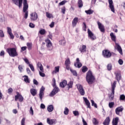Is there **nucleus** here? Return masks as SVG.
Returning a JSON list of instances; mask_svg holds the SVG:
<instances>
[{
    "instance_id": "f257e3e1",
    "label": "nucleus",
    "mask_w": 125,
    "mask_h": 125,
    "mask_svg": "<svg viewBox=\"0 0 125 125\" xmlns=\"http://www.w3.org/2000/svg\"><path fill=\"white\" fill-rule=\"evenodd\" d=\"M86 82L89 84H92L94 82V80H95L94 76H93V74H92V72H91L90 70H88V71L87 72L86 75Z\"/></svg>"
},
{
    "instance_id": "f03ea898",
    "label": "nucleus",
    "mask_w": 125,
    "mask_h": 125,
    "mask_svg": "<svg viewBox=\"0 0 125 125\" xmlns=\"http://www.w3.org/2000/svg\"><path fill=\"white\" fill-rule=\"evenodd\" d=\"M6 51L11 57H16V56H18V53H17V51L15 48H7Z\"/></svg>"
},
{
    "instance_id": "7ed1b4c3",
    "label": "nucleus",
    "mask_w": 125,
    "mask_h": 125,
    "mask_svg": "<svg viewBox=\"0 0 125 125\" xmlns=\"http://www.w3.org/2000/svg\"><path fill=\"white\" fill-rule=\"evenodd\" d=\"M116 84H117V81H114L113 84H111V93L109 96V99L110 101H113V100H114V95L115 94Z\"/></svg>"
},
{
    "instance_id": "20e7f679",
    "label": "nucleus",
    "mask_w": 125,
    "mask_h": 125,
    "mask_svg": "<svg viewBox=\"0 0 125 125\" xmlns=\"http://www.w3.org/2000/svg\"><path fill=\"white\" fill-rule=\"evenodd\" d=\"M23 12L25 13L24 18L27 19L28 18V8H29V5L27 3V0H23Z\"/></svg>"
},
{
    "instance_id": "39448f33",
    "label": "nucleus",
    "mask_w": 125,
    "mask_h": 125,
    "mask_svg": "<svg viewBox=\"0 0 125 125\" xmlns=\"http://www.w3.org/2000/svg\"><path fill=\"white\" fill-rule=\"evenodd\" d=\"M45 42L46 43V47L48 50L51 51L53 49V46H52V43L51 41L48 39L45 40Z\"/></svg>"
},
{
    "instance_id": "423d86ee",
    "label": "nucleus",
    "mask_w": 125,
    "mask_h": 125,
    "mask_svg": "<svg viewBox=\"0 0 125 125\" xmlns=\"http://www.w3.org/2000/svg\"><path fill=\"white\" fill-rule=\"evenodd\" d=\"M103 55L104 58H110L112 56V54L108 50H105L103 51Z\"/></svg>"
},
{
    "instance_id": "0eeeda50",
    "label": "nucleus",
    "mask_w": 125,
    "mask_h": 125,
    "mask_svg": "<svg viewBox=\"0 0 125 125\" xmlns=\"http://www.w3.org/2000/svg\"><path fill=\"white\" fill-rule=\"evenodd\" d=\"M123 111H124V107L123 106H119L115 109V113L118 116H121L120 113H123Z\"/></svg>"
},
{
    "instance_id": "6e6552de",
    "label": "nucleus",
    "mask_w": 125,
    "mask_h": 125,
    "mask_svg": "<svg viewBox=\"0 0 125 125\" xmlns=\"http://www.w3.org/2000/svg\"><path fill=\"white\" fill-rule=\"evenodd\" d=\"M77 88L81 94V95L83 96L84 95V89H83V87L81 84L77 85Z\"/></svg>"
},
{
    "instance_id": "1a4fd4ad",
    "label": "nucleus",
    "mask_w": 125,
    "mask_h": 125,
    "mask_svg": "<svg viewBox=\"0 0 125 125\" xmlns=\"http://www.w3.org/2000/svg\"><path fill=\"white\" fill-rule=\"evenodd\" d=\"M59 91V88H58V87L57 86H56L54 87L53 90L52 91L51 93H50L49 95L50 96H51V97H52L54 96V95H55V94H56V93H57Z\"/></svg>"
},
{
    "instance_id": "9d476101",
    "label": "nucleus",
    "mask_w": 125,
    "mask_h": 125,
    "mask_svg": "<svg viewBox=\"0 0 125 125\" xmlns=\"http://www.w3.org/2000/svg\"><path fill=\"white\" fill-rule=\"evenodd\" d=\"M18 99L20 102H22L23 100H24V98L21 95V94H19V93H17V95L15 97V101H17Z\"/></svg>"
},
{
    "instance_id": "9b49d317",
    "label": "nucleus",
    "mask_w": 125,
    "mask_h": 125,
    "mask_svg": "<svg viewBox=\"0 0 125 125\" xmlns=\"http://www.w3.org/2000/svg\"><path fill=\"white\" fill-rule=\"evenodd\" d=\"M45 89V88H44V87H43V86H42V87L40 89L39 92V97L41 101L42 100V97H43V95H44L43 91H44Z\"/></svg>"
},
{
    "instance_id": "f8f14e48",
    "label": "nucleus",
    "mask_w": 125,
    "mask_h": 125,
    "mask_svg": "<svg viewBox=\"0 0 125 125\" xmlns=\"http://www.w3.org/2000/svg\"><path fill=\"white\" fill-rule=\"evenodd\" d=\"M30 19L32 21H36L38 19V14L36 12L32 13L30 14Z\"/></svg>"
},
{
    "instance_id": "ddd939ff",
    "label": "nucleus",
    "mask_w": 125,
    "mask_h": 125,
    "mask_svg": "<svg viewBox=\"0 0 125 125\" xmlns=\"http://www.w3.org/2000/svg\"><path fill=\"white\" fill-rule=\"evenodd\" d=\"M14 3L16 4V5H17L19 6V7L20 8L21 6H22V3H23V0H12Z\"/></svg>"
},
{
    "instance_id": "4468645a",
    "label": "nucleus",
    "mask_w": 125,
    "mask_h": 125,
    "mask_svg": "<svg viewBox=\"0 0 125 125\" xmlns=\"http://www.w3.org/2000/svg\"><path fill=\"white\" fill-rule=\"evenodd\" d=\"M64 64L65 65L66 70H70V65H71V61H70V59H66L65 61Z\"/></svg>"
},
{
    "instance_id": "2eb2a0df",
    "label": "nucleus",
    "mask_w": 125,
    "mask_h": 125,
    "mask_svg": "<svg viewBox=\"0 0 125 125\" xmlns=\"http://www.w3.org/2000/svg\"><path fill=\"white\" fill-rule=\"evenodd\" d=\"M108 3L109 4V8L112 12L115 13V7L113 4V0H108Z\"/></svg>"
},
{
    "instance_id": "dca6fc26",
    "label": "nucleus",
    "mask_w": 125,
    "mask_h": 125,
    "mask_svg": "<svg viewBox=\"0 0 125 125\" xmlns=\"http://www.w3.org/2000/svg\"><path fill=\"white\" fill-rule=\"evenodd\" d=\"M115 48L118 50L119 53L123 55V50L122 49V47L120 46V44L118 43H115Z\"/></svg>"
},
{
    "instance_id": "f3484780",
    "label": "nucleus",
    "mask_w": 125,
    "mask_h": 125,
    "mask_svg": "<svg viewBox=\"0 0 125 125\" xmlns=\"http://www.w3.org/2000/svg\"><path fill=\"white\" fill-rule=\"evenodd\" d=\"M88 36L89 39H91V40H94L95 39H96L92 32H91L89 29H88Z\"/></svg>"
},
{
    "instance_id": "a211bd4d",
    "label": "nucleus",
    "mask_w": 125,
    "mask_h": 125,
    "mask_svg": "<svg viewBox=\"0 0 125 125\" xmlns=\"http://www.w3.org/2000/svg\"><path fill=\"white\" fill-rule=\"evenodd\" d=\"M47 123L50 125H55V124L57 123V121L56 119H50L49 118H47Z\"/></svg>"
},
{
    "instance_id": "6ab92c4d",
    "label": "nucleus",
    "mask_w": 125,
    "mask_h": 125,
    "mask_svg": "<svg viewBox=\"0 0 125 125\" xmlns=\"http://www.w3.org/2000/svg\"><path fill=\"white\" fill-rule=\"evenodd\" d=\"M7 33L9 35L10 38L12 40H13V39H14V35H13V34H12V30H11V28L9 27H7Z\"/></svg>"
},
{
    "instance_id": "aec40b11",
    "label": "nucleus",
    "mask_w": 125,
    "mask_h": 125,
    "mask_svg": "<svg viewBox=\"0 0 125 125\" xmlns=\"http://www.w3.org/2000/svg\"><path fill=\"white\" fill-rule=\"evenodd\" d=\"M79 51L81 53H84L86 51V45H82L79 47Z\"/></svg>"
},
{
    "instance_id": "412c9836",
    "label": "nucleus",
    "mask_w": 125,
    "mask_h": 125,
    "mask_svg": "<svg viewBox=\"0 0 125 125\" xmlns=\"http://www.w3.org/2000/svg\"><path fill=\"white\" fill-rule=\"evenodd\" d=\"M98 26L99 27V29H100L101 32L102 33H104L105 32V29L104 28V25L100 23V22H97Z\"/></svg>"
},
{
    "instance_id": "4be33fe9",
    "label": "nucleus",
    "mask_w": 125,
    "mask_h": 125,
    "mask_svg": "<svg viewBox=\"0 0 125 125\" xmlns=\"http://www.w3.org/2000/svg\"><path fill=\"white\" fill-rule=\"evenodd\" d=\"M114 74L115 75L116 79L117 82L119 83L120 81H121V79H122V76L121 75V73H120L119 72H115Z\"/></svg>"
},
{
    "instance_id": "5701e85b",
    "label": "nucleus",
    "mask_w": 125,
    "mask_h": 125,
    "mask_svg": "<svg viewBox=\"0 0 125 125\" xmlns=\"http://www.w3.org/2000/svg\"><path fill=\"white\" fill-rule=\"evenodd\" d=\"M74 66L76 68H81V67H82V63L80 62V59L77 58L76 62L74 63Z\"/></svg>"
},
{
    "instance_id": "b1692460",
    "label": "nucleus",
    "mask_w": 125,
    "mask_h": 125,
    "mask_svg": "<svg viewBox=\"0 0 125 125\" xmlns=\"http://www.w3.org/2000/svg\"><path fill=\"white\" fill-rule=\"evenodd\" d=\"M37 68L38 70H40L41 72H44L43 66H42V63L40 62H39L37 63Z\"/></svg>"
},
{
    "instance_id": "393cba45",
    "label": "nucleus",
    "mask_w": 125,
    "mask_h": 125,
    "mask_svg": "<svg viewBox=\"0 0 125 125\" xmlns=\"http://www.w3.org/2000/svg\"><path fill=\"white\" fill-rule=\"evenodd\" d=\"M78 22H79V18L77 17L74 18L72 21V26L76 27V26H77V24H78Z\"/></svg>"
},
{
    "instance_id": "a878e982",
    "label": "nucleus",
    "mask_w": 125,
    "mask_h": 125,
    "mask_svg": "<svg viewBox=\"0 0 125 125\" xmlns=\"http://www.w3.org/2000/svg\"><path fill=\"white\" fill-rule=\"evenodd\" d=\"M110 122H111V120L110 119V117H107L106 118L105 120L103 123L104 125H110Z\"/></svg>"
},
{
    "instance_id": "bb28decb",
    "label": "nucleus",
    "mask_w": 125,
    "mask_h": 125,
    "mask_svg": "<svg viewBox=\"0 0 125 125\" xmlns=\"http://www.w3.org/2000/svg\"><path fill=\"white\" fill-rule=\"evenodd\" d=\"M83 99L86 105L87 106V108H90V103L89 102V101L87 99V98L85 97H83Z\"/></svg>"
},
{
    "instance_id": "cd10ccee",
    "label": "nucleus",
    "mask_w": 125,
    "mask_h": 125,
    "mask_svg": "<svg viewBox=\"0 0 125 125\" xmlns=\"http://www.w3.org/2000/svg\"><path fill=\"white\" fill-rule=\"evenodd\" d=\"M66 85H67V81L66 80H63L60 83V86L61 87H62V88H64V87H65Z\"/></svg>"
},
{
    "instance_id": "c85d7f7f",
    "label": "nucleus",
    "mask_w": 125,
    "mask_h": 125,
    "mask_svg": "<svg viewBox=\"0 0 125 125\" xmlns=\"http://www.w3.org/2000/svg\"><path fill=\"white\" fill-rule=\"evenodd\" d=\"M37 91L35 88H31L30 89V93L33 96L37 95Z\"/></svg>"
},
{
    "instance_id": "c756f323",
    "label": "nucleus",
    "mask_w": 125,
    "mask_h": 125,
    "mask_svg": "<svg viewBox=\"0 0 125 125\" xmlns=\"http://www.w3.org/2000/svg\"><path fill=\"white\" fill-rule=\"evenodd\" d=\"M118 122H119V117H116L112 120V125H118Z\"/></svg>"
},
{
    "instance_id": "7c9ffc66",
    "label": "nucleus",
    "mask_w": 125,
    "mask_h": 125,
    "mask_svg": "<svg viewBox=\"0 0 125 125\" xmlns=\"http://www.w3.org/2000/svg\"><path fill=\"white\" fill-rule=\"evenodd\" d=\"M54 107H53V105H48L47 107V111L48 112H51L53 111Z\"/></svg>"
},
{
    "instance_id": "2f4dec72",
    "label": "nucleus",
    "mask_w": 125,
    "mask_h": 125,
    "mask_svg": "<svg viewBox=\"0 0 125 125\" xmlns=\"http://www.w3.org/2000/svg\"><path fill=\"white\" fill-rule=\"evenodd\" d=\"M112 41L116 42V35H114V33L111 32L110 34Z\"/></svg>"
},
{
    "instance_id": "473e14b6",
    "label": "nucleus",
    "mask_w": 125,
    "mask_h": 125,
    "mask_svg": "<svg viewBox=\"0 0 125 125\" xmlns=\"http://www.w3.org/2000/svg\"><path fill=\"white\" fill-rule=\"evenodd\" d=\"M85 12L86 14H88V15H90L92 14L93 12H94V11H93V10L89 9L88 10H85Z\"/></svg>"
},
{
    "instance_id": "72a5a7b5",
    "label": "nucleus",
    "mask_w": 125,
    "mask_h": 125,
    "mask_svg": "<svg viewBox=\"0 0 125 125\" xmlns=\"http://www.w3.org/2000/svg\"><path fill=\"white\" fill-rule=\"evenodd\" d=\"M73 81H70L66 85H67V88H68V89H70V88H72V87H73Z\"/></svg>"
},
{
    "instance_id": "f704fd0d",
    "label": "nucleus",
    "mask_w": 125,
    "mask_h": 125,
    "mask_svg": "<svg viewBox=\"0 0 125 125\" xmlns=\"http://www.w3.org/2000/svg\"><path fill=\"white\" fill-rule=\"evenodd\" d=\"M23 78H24V81L27 83H30V80H29V77H28L27 76L25 75L23 76Z\"/></svg>"
},
{
    "instance_id": "c9c22d12",
    "label": "nucleus",
    "mask_w": 125,
    "mask_h": 125,
    "mask_svg": "<svg viewBox=\"0 0 125 125\" xmlns=\"http://www.w3.org/2000/svg\"><path fill=\"white\" fill-rule=\"evenodd\" d=\"M59 66H56L55 67V71L52 72V74H57V73L59 72Z\"/></svg>"
},
{
    "instance_id": "e433bc0d",
    "label": "nucleus",
    "mask_w": 125,
    "mask_h": 125,
    "mask_svg": "<svg viewBox=\"0 0 125 125\" xmlns=\"http://www.w3.org/2000/svg\"><path fill=\"white\" fill-rule=\"evenodd\" d=\"M114 106H115V103H114L113 102L109 103V104H108V107L110 109H112V108H113Z\"/></svg>"
},
{
    "instance_id": "4c0bfd02",
    "label": "nucleus",
    "mask_w": 125,
    "mask_h": 125,
    "mask_svg": "<svg viewBox=\"0 0 125 125\" xmlns=\"http://www.w3.org/2000/svg\"><path fill=\"white\" fill-rule=\"evenodd\" d=\"M78 7L81 8V7H83V1L82 0H79L78 1Z\"/></svg>"
},
{
    "instance_id": "58836bf2",
    "label": "nucleus",
    "mask_w": 125,
    "mask_h": 125,
    "mask_svg": "<svg viewBox=\"0 0 125 125\" xmlns=\"http://www.w3.org/2000/svg\"><path fill=\"white\" fill-rule=\"evenodd\" d=\"M45 33H46V31L45 29H42L41 30L39 31V33L40 35H45Z\"/></svg>"
},
{
    "instance_id": "ea45409f",
    "label": "nucleus",
    "mask_w": 125,
    "mask_h": 125,
    "mask_svg": "<svg viewBox=\"0 0 125 125\" xmlns=\"http://www.w3.org/2000/svg\"><path fill=\"white\" fill-rule=\"evenodd\" d=\"M87 70H88V68H87V67H86V66H83L82 69L83 73H85V72H86Z\"/></svg>"
},
{
    "instance_id": "a19ab883",
    "label": "nucleus",
    "mask_w": 125,
    "mask_h": 125,
    "mask_svg": "<svg viewBox=\"0 0 125 125\" xmlns=\"http://www.w3.org/2000/svg\"><path fill=\"white\" fill-rule=\"evenodd\" d=\"M106 68L108 71H111V70H112V64L108 63L107 65Z\"/></svg>"
},
{
    "instance_id": "79ce46f5",
    "label": "nucleus",
    "mask_w": 125,
    "mask_h": 125,
    "mask_svg": "<svg viewBox=\"0 0 125 125\" xmlns=\"http://www.w3.org/2000/svg\"><path fill=\"white\" fill-rule=\"evenodd\" d=\"M69 70L70 72H71V73L73 74V76H77L78 74H77V72L76 71V70H74L71 68H69Z\"/></svg>"
},
{
    "instance_id": "37998d69",
    "label": "nucleus",
    "mask_w": 125,
    "mask_h": 125,
    "mask_svg": "<svg viewBox=\"0 0 125 125\" xmlns=\"http://www.w3.org/2000/svg\"><path fill=\"white\" fill-rule=\"evenodd\" d=\"M93 125H98V121H97V119L96 118H94L92 120Z\"/></svg>"
},
{
    "instance_id": "c03bdc74",
    "label": "nucleus",
    "mask_w": 125,
    "mask_h": 125,
    "mask_svg": "<svg viewBox=\"0 0 125 125\" xmlns=\"http://www.w3.org/2000/svg\"><path fill=\"white\" fill-rule=\"evenodd\" d=\"M64 115H68L69 113V108L67 107H65L64 108V111L63 112Z\"/></svg>"
},
{
    "instance_id": "a18cd8bd",
    "label": "nucleus",
    "mask_w": 125,
    "mask_h": 125,
    "mask_svg": "<svg viewBox=\"0 0 125 125\" xmlns=\"http://www.w3.org/2000/svg\"><path fill=\"white\" fill-rule=\"evenodd\" d=\"M91 103L92 104V106H94L95 108H97V104H95L94 101H93V100H91Z\"/></svg>"
},
{
    "instance_id": "49530a36",
    "label": "nucleus",
    "mask_w": 125,
    "mask_h": 125,
    "mask_svg": "<svg viewBox=\"0 0 125 125\" xmlns=\"http://www.w3.org/2000/svg\"><path fill=\"white\" fill-rule=\"evenodd\" d=\"M73 114L74 115V116H80V113H79V111L75 110L73 111Z\"/></svg>"
},
{
    "instance_id": "de8ad7c7",
    "label": "nucleus",
    "mask_w": 125,
    "mask_h": 125,
    "mask_svg": "<svg viewBox=\"0 0 125 125\" xmlns=\"http://www.w3.org/2000/svg\"><path fill=\"white\" fill-rule=\"evenodd\" d=\"M26 45H27L28 50H30V49H31L32 48L31 43L28 42V43H27Z\"/></svg>"
},
{
    "instance_id": "09e8293b",
    "label": "nucleus",
    "mask_w": 125,
    "mask_h": 125,
    "mask_svg": "<svg viewBox=\"0 0 125 125\" xmlns=\"http://www.w3.org/2000/svg\"><path fill=\"white\" fill-rule=\"evenodd\" d=\"M18 69L21 73H22V72H23V66L21 65H19Z\"/></svg>"
},
{
    "instance_id": "8fccbe9b",
    "label": "nucleus",
    "mask_w": 125,
    "mask_h": 125,
    "mask_svg": "<svg viewBox=\"0 0 125 125\" xmlns=\"http://www.w3.org/2000/svg\"><path fill=\"white\" fill-rule=\"evenodd\" d=\"M29 66L30 67L32 72H35V68L34 67V66L33 65V64H29Z\"/></svg>"
},
{
    "instance_id": "3c124183",
    "label": "nucleus",
    "mask_w": 125,
    "mask_h": 125,
    "mask_svg": "<svg viewBox=\"0 0 125 125\" xmlns=\"http://www.w3.org/2000/svg\"><path fill=\"white\" fill-rule=\"evenodd\" d=\"M66 2H67V0H64L60 2L59 3V5H64V4H65V3H66Z\"/></svg>"
},
{
    "instance_id": "603ef678",
    "label": "nucleus",
    "mask_w": 125,
    "mask_h": 125,
    "mask_svg": "<svg viewBox=\"0 0 125 125\" xmlns=\"http://www.w3.org/2000/svg\"><path fill=\"white\" fill-rule=\"evenodd\" d=\"M29 113L31 116H33L34 115V110H33V107H30Z\"/></svg>"
},
{
    "instance_id": "864d4df0",
    "label": "nucleus",
    "mask_w": 125,
    "mask_h": 125,
    "mask_svg": "<svg viewBox=\"0 0 125 125\" xmlns=\"http://www.w3.org/2000/svg\"><path fill=\"white\" fill-rule=\"evenodd\" d=\"M46 16L47 17V18H51V17H52V14H50L48 12L46 13Z\"/></svg>"
},
{
    "instance_id": "5fc2aeb1",
    "label": "nucleus",
    "mask_w": 125,
    "mask_h": 125,
    "mask_svg": "<svg viewBox=\"0 0 125 125\" xmlns=\"http://www.w3.org/2000/svg\"><path fill=\"white\" fill-rule=\"evenodd\" d=\"M52 86L53 87H55L56 86V81L54 78L53 79Z\"/></svg>"
},
{
    "instance_id": "6e6d98bb",
    "label": "nucleus",
    "mask_w": 125,
    "mask_h": 125,
    "mask_svg": "<svg viewBox=\"0 0 125 125\" xmlns=\"http://www.w3.org/2000/svg\"><path fill=\"white\" fill-rule=\"evenodd\" d=\"M39 74H40V76H41V77H45V74L43 73V72L39 71Z\"/></svg>"
},
{
    "instance_id": "4d7b16f0",
    "label": "nucleus",
    "mask_w": 125,
    "mask_h": 125,
    "mask_svg": "<svg viewBox=\"0 0 125 125\" xmlns=\"http://www.w3.org/2000/svg\"><path fill=\"white\" fill-rule=\"evenodd\" d=\"M118 63L119 65H123L124 64V61L122 59H119L118 60Z\"/></svg>"
},
{
    "instance_id": "13d9d810",
    "label": "nucleus",
    "mask_w": 125,
    "mask_h": 125,
    "mask_svg": "<svg viewBox=\"0 0 125 125\" xmlns=\"http://www.w3.org/2000/svg\"><path fill=\"white\" fill-rule=\"evenodd\" d=\"M25 120H26V119L25 118H22V119L21 121V125H25Z\"/></svg>"
},
{
    "instance_id": "bf43d9fd",
    "label": "nucleus",
    "mask_w": 125,
    "mask_h": 125,
    "mask_svg": "<svg viewBox=\"0 0 125 125\" xmlns=\"http://www.w3.org/2000/svg\"><path fill=\"white\" fill-rule=\"evenodd\" d=\"M12 91H13V89H12V88H9L8 89V93L9 94H11V93H12Z\"/></svg>"
},
{
    "instance_id": "052dcab7",
    "label": "nucleus",
    "mask_w": 125,
    "mask_h": 125,
    "mask_svg": "<svg viewBox=\"0 0 125 125\" xmlns=\"http://www.w3.org/2000/svg\"><path fill=\"white\" fill-rule=\"evenodd\" d=\"M0 37L1 38H4V34H3V31L2 30H0Z\"/></svg>"
},
{
    "instance_id": "680f3d73",
    "label": "nucleus",
    "mask_w": 125,
    "mask_h": 125,
    "mask_svg": "<svg viewBox=\"0 0 125 125\" xmlns=\"http://www.w3.org/2000/svg\"><path fill=\"white\" fill-rule=\"evenodd\" d=\"M26 49H27V47H26V46L21 47V52H22V51H25V50H26Z\"/></svg>"
},
{
    "instance_id": "e2e57ef3",
    "label": "nucleus",
    "mask_w": 125,
    "mask_h": 125,
    "mask_svg": "<svg viewBox=\"0 0 125 125\" xmlns=\"http://www.w3.org/2000/svg\"><path fill=\"white\" fill-rule=\"evenodd\" d=\"M120 100H125V95H121L120 96Z\"/></svg>"
},
{
    "instance_id": "0e129e2a",
    "label": "nucleus",
    "mask_w": 125,
    "mask_h": 125,
    "mask_svg": "<svg viewBox=\"0 0 125 125\" xmlns=\"http://www.w3.org/2000/svg\"><path fill=\"white\" fill-rule=\"evenodd\" d=\"M66 12V8H65V7H63L62 9V12L63 14H65V12Z\"/></svg>"
},
{
    "instance_id": "69168bd1",
    "label": "nucleus",
    "mask_w": 125,
    "mask_h": 125,
    "mask_svg": "<svg viewBox=\"0 0 125 125\" xmlns=\"http://www.w3.org/2000/svg\"><path fill=\"white\" fill-rule=\"evenodd\" d=\"M30 28H35V24L33 23H30L29 24Z\"/></svg>"
},
{
    "instance_id": "338daca9",
    "label": "nucleus",
    "mask_w": 125,
    "mask_h": 125,
    "mask_svg": "<svg viewBox=\"0 0 125 125\" xmlns=\"http://www.w3.org/2000/svg\"><path fill=\"white\" fill-rule=\"evenodd\" d=\"M54 21L52 22L51 24H49L50 28H53V27H54Z\"/></svg>"
},
{
    "instance_id": "774afa93",
    "label": "nucleus",
    "mask_w": 125,
    "mask_h": 125,
    "mask_svg": "<svg viewBox=\"0 0 125 125\" xmlns=\"http://www.w3.org/2000/svg\"><path fill=\"white\" fill-rule=\"evenodd\" d=\"M83 125H87V123H86V121L84 120V119L83 118Z\"/></svg>"
}]
</instances>
